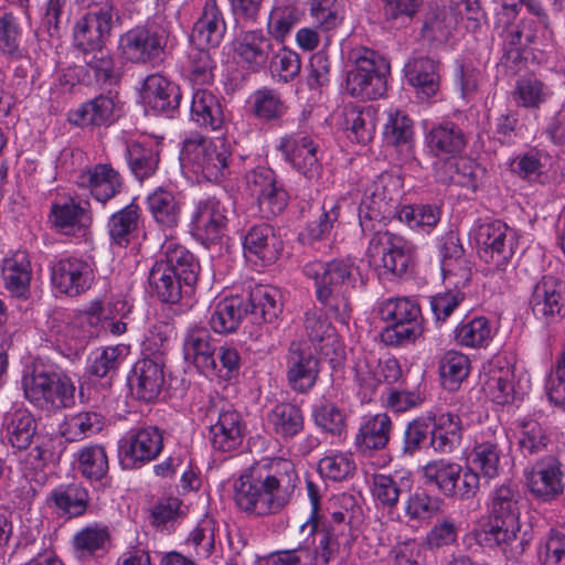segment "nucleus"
<instances>
[{
	"mask_svg": "<svg viewBox=\"0 0 565 565\" xmlns=\"http://www.w3.org/2000/svg\"><path fill=\"white\" fill-rule=\"evenodd\" d=\"M298 481L290 460L263 459L234 478L233 499L237 509L249 516L273 515L289 503Z\"/></svg>",
	"mask_w": 565,
	"mask_h": 565,
	"instance_id": "1",
	"label": "nucleus"
},
{
	"mask_svg": "<svg viewBox=\"0 0 565 565\" xmlns=\"http://www.w3.org/2000/svg\"><path fill=\"white\" fill-rule=\"evenodd\" d=\"M353 265L343 259L312 260L303 266V274L315 282V297L321 308L313 306L303 316V329L313 344L333 338V328L326 312L341 323L350 319L351 307L344 296V286L352 280Z\"/></svg>",
	"mask_w": 565,
	"mask_h": 565,
	"instance_id": "2",
	"label": "nucleus"
},
{
	"mask_svg": "<svg viewBox=\"0 0 565 565\" xmlns=\"http://www.w3.org/2000/svg\"><path fill=\"white\" fill-rule=\"evenodd\" d=\"M523 498L518 487L503 483L490 494L489 510L492 521L473 531L477 543L483 547H499L508 557L524 551L520 533V514Z\"/></svg>",
	"mask_w": 565,
	"mask_h": 565,
	"instance_id": "3",
	"label": "nucleus"
},
{
	"mask_svg": "<svg viewBox=\"0 0 565 565\" xmlns=\"http://www.w3.org/2000/svg\"><path fill=\"white\" fill-rule=\"evenodd\" d=\"M308 531L303 541L305 565H330L338 558H345L359 536L353 526V513L334 511L322 520L308 519L300 527Z\"/></svg>",
	"mask_w": 565,
	"mask_h": 565,
	"instance_id": "4",
	"label": "nucleus"
},
{
	"mask_svg": "<svg viewBox=\"0 0 565 565\" xmlns=\"http://www.w3.org/2000/svg\"><path fill=\"white\" fill-rule=\"evenodd\" d=\"M25 398L45 412H60L75 405L76 385L73 377L60 365L34 359L25 366L22 376Z\"/></svg>",
	"mask_w": 565,
	"mask_h": 565,
	"instance_id": "5",
	"label": "nucleus"
},
{
	"mask_svg": "<svg viewBox=\"0 0 565 565\" xmlns=\"http://www.w3.org/2000/svg\"><path fill=\"white\" fill-rule=\"evenodd\" d=\"M348 62L345 89L349 95L369 100L384 96L391 72L384 55L366 46H356L349 52Z\"/></svg>",
	"mask_w": 565,
	"mask_h": 565,
	"instance_id": "6",
	"label": "nucleus"
},
{
	"mask_svg": "<svg viewBox=\"0 0 565 565\" xmlns=\"http://www.w3.org/2000/svg\"><path fill=\"white\" fill-rule=\"evenodd\" d=\"M180 161L193 173L202 174L211 182H220L230 174L231 146L225 139L211 140L195 135L183 141Z\"/></svg>",
	"mask_w": 565,
	"mask_h": 565,
	"instance_id": "7",
	"label": "nucleus"
},
{
	"mask_svg": "<svg viewBox=\"0 0 565 565\" xmlns=\"http://www.w3.org/2000/svg\"><path fill=\"white\" fill-rule=\"evenodd\" d=\"M398 180L382 173L366 188L359 205V222L364 236L384 230L386 221L398 216Z\"/></svg>",
	"mask_w": 565,
	"mask_h": 565,
	"instance_id": "8",
	"label": "nucleus"
},
{
	"mask_svg": "<svg viewBox=\"0 0 565 565\" xmlns=\"http://www.w3.org/2000/svg\"><path fill=\"white\" fill-rule=\"evenodd\" d=\"M381 320L387 326L381 332L382 341L392 347L414 341L423 333L419 305L409 298H390L379 307Z\"/></svg>",
	"mask_w": 565,
	"mask_h": 565,
	"instance_id": "9",
	"label": "nucleus"
},
{
	"mask_svg": "<svg viewBox=\"0 0 565 565\" xmlns=\"http://www.w3.org/2000/svg\"><path fill=\"white\" fill-rule=\"evenodd\" d=\"M425 484L435 487L444 497L459 500L473 498L480 488V476L470 467L448 459H437L423 467Z\"/></svg>",
	"mask_w": 565,
	"mask_h": 565,
	"instance_id": "10",
	"label": "nucleus"
},
{
	"mask_svg": "<svg viewBox=\"0 0 565 565\" xmlns=\"http://www.w3.org/2000/svg\"><path fill=\"white\" fill-rule=\"evenodd\" d=\"M369 236L366 256L370 262L380 259L383 268L398 278L414 270L417 246L412 241L388 230H379Z\"/></svg>",
	"mask_w": 565,
	"mask_h": 565,
	"instance_id": "11",
	"label": "nucleus"
},
{
	"mask_svg": "<svg viewBox=\"0 0 565 565\" xmlns=\"http://www.w3.org/2000/svg\"><path fill=\"white\" fill-rule=\"evenodd\" d=\"M169 40V31L147 21L124 32L118 40V52L126 62L146 65L162 61Z\"/></svg>",
	"mask_w": 565,
	"mask_h": 565,
	"instance_id": "12",
	"label": "nucleus"
},
{
	"mask_svg": "<svg viewBox=\"0 0 565 565\" xmlns=\"http://www.w3.org/2000/svg\"><path fill=\"white\" fill-rule=\"evenodd\" d=\"M519 234L502 221L480 224L475 234L479 257L498 271H505L519 248Z\"/></svg>",
	"mask_w": 565,
	"mask_h": 565,
	"instance_id": "13",
	"label": "nucleus"
},
{
	"mask_svg": "<svg viewBox=\"0 0 565 565\" xmlns=\"http://www.w3.org/2000/svg\"><path fill=\"white\" fill-rule=\"evenodd\" d=\"M120 18L111 0H93L87 12L75 23L73 44L81 53L105 46Z\"/></svg>",
	"mask_w": 565,
	"mask_h": 565,
	"instance_id": "14",
	"label": "nucleus"
},
{
	"mask_svg": "<svg viewBox=\"0 0 565 565\" xmlns=\"http://www.w3.org/2000/svg\"><path fill=\"white\" fill-rule=\"evenodd\" d=\"M153 341L146 345V354L137 360L128 375L131 395L145 403H154L166 384V359L151 351Z\"/></svg>",
	"mask_w": 565,
	"mask_h": 565,
	"instance_id": "15",
	"label": "nucleus"
},
{
	"mask_svg": "<svg viewBox=\"0 0 565 565\" xmlns=\"http://www.w3.org/2000/svg\"><path fill=\"white\" fill-rule=\"evenodd\" d=\"M162 449L163 431L159 427H136L119 440V461L124 469H139L154 460Z\"/></svg>",
	"mask_w": 565,
	"mask_h": 565,
	"instance_id": "16",
	"label": "nucleus"
},
{
	"mask_svg": "<svg viewBox=\"0 0 565 565\" xmlns=\"http://www.w3.org/2000/svg\"><path fill=\"white\" fill-rule=\"evenodd\" d=\"M228 209L215 198L200 200L191 217V233L203 245L222 241L227 231Z\"/></svg>",
	"mask_w": 565,
	"mask_h": 565,
	"instance_id": "17",
	"label": "nucleus"
},
{
	"mask_svg": "<svg viewBox=\"0 0 565 565\" xmlns=\"http://www.w3.org/2000/svg\"><path fill=\"white\" fill-rule=\"evenodd\" d=\"M51 285L56 292L77 297L87 291L95 279L92 266L78 257H63L50 264Z\"/></svg>",
	"mask_w": 565,
	"mask_h": 565,
	"instance_id": "18",
	"label": "nucleus"
},
{
	"mask_svg": "<svg viewBox=\"0 0 565 565\" xmlns=\"http://www.w3.org/2000/svg\"><path fill=\"white\" fill-rule=\"evenodd\" d=\"M530 307L534 317L552 324L565 317V281L553 275L543 276L533 287Z\"/></svg>",
	"mask_w": 565,
	"mask_h": 565,
	"instance_id": "19",
	"label": "nucleus"
},
{
	"mask_svg": "<svg viewBox=\"0 0 565 565\" xmlns=\"http://www.w3.org/2000/svg\"><path fill=\"white\" fill-rule=\"evenodd\" d=\"M209 417L210 441L215 450L232 451L242 445L246 426L241 413L224 405L210 409Z\"/></svg>",
	"mask_w": 565,
	"mask_h": 565,
	"instance_id": "20",
	"label": "nucleus"
},
{
	"mask_svg": "<svg viewBox=\"0 0 565 565\" xmlns=\"http://www.w3.org/2000/svg\"><path fill=\"white\" fill-rule=\"evenodd\" d=\"M276 148L284 159L307 180L319 179L322 167L317 157L318 145L311 137L299 134L285 135Z\"/></svg>",
	"mask_w": 565,
	"mask_h": 565,
	"instance_id": "21",
	"label": "nucleus"
},
{
	"mask_svg": "<svg viewBox=\"0 0 565 565\" xmlns=\"http://www.w3.org/2000/svg\"><path fill=\"white\" fill-rule=\"evenodd\" d=\"M286 363V376L291 390L301 394L308 393L316 385L319 374V360L311 348L305 342H291Z\"/></svg>",
	"mask_w": 565,
	"mask_h": 565,
	"instance_id": "22",
	"label": "nucleus"
},
{
	"mask_svg": "<svg viewBox=\"0 0 565 565\" xmlns=\"http://www.w3.org/2000/svg\"><path fill=\"white\" fill-rule=\"evenodd\" d=\"M140 95L151 110L170 118L178 113L182 99L179 85L159 73L150 74L143 79Z\"/></svg>",
	"mask_w": 565,
	"mask_h": 565,
	"instance_id": "23",
	"label": "nucleus"
},
{
	"mask_svg": "<svg viewBox=\"0 0 565 565\" xmlns=\"http://www.w3.org/2000/svg\"><path fill=\"white\" fill-rule=\"evenodd\" d=\"M469 141L466 131L451 120L434 124L425 134L428 153L439 160L457 158L465 151Z\"/></svg>",
	"mask_w": 565,
	"mask_h": 565,
	"instance_id": "24",
	"label": "nucleus"
},
{
	"mask_svg": "<svg viewBox=\"0 0 565 565\" xmlns=\"http://www.w3.org/2000/svg\"><path fill=\"white\" fill-rule=\"evenodd\" d=\"M530 491L537 498L548 501L555 499L564 490L562 463L554 456H546L526 473Z\"/></svg>",
	"mask_w": 565,
	"mask_h": 565,
	"instance_id": "25",
	"label": "nucleus"
},
{
	"mask_svg": "<svg viewBox=\"0 0 565 565\" xmlns=\"http://www.w3.org/2000/svg\"><path fill=\"white\" fill-rule=\"evenodd\" d=\"M76 184L81 189H88L97 202L105 204L121 192L124 180L111 164L98 163L81 171Z\"/></svg>",
	"mask_w": 565,
	"mask_h": 565,
	"instance_id": "26",
	"label": "nucleus"
},
{
	"mask_svg": "<svg viewBox=\"0 0 565 565\" xmlns=\"http://www.w3.org/2000/svg\"><path fill=\"white\" fill-rule=\"evenodd\" d=\"M244 254L252 262L263 265L273 264L282 250V242L267 223L255 224L244 236Z\"/></svg>",
	"mask_w": 565,
	"mask_h": 565,
	"instance_id": "27",
	"label": "nucleus"
},
{
	"mask_svg": "<svg viewBox=\"0 0 565 565\" xmlns=\"http://www.w3.org/2000/svg\"><path fill=\"white\" fill-rule=\"evenodd\" d=\"M234 53L244 67L258 72L274 53L273 41L262 30L245 31L235 39Z\"/></svg>",
	"mask_w": 565,
	"mask_h": 565,
	"instance_id": "28",
	"label": "nucleus"
},
{
	"mask_svg": "<svg viewBox=\"0 0 565 565\" xmlns=\"http://www.w3.org/2000/svg\"><path fill=\"white\" fill-rule=\"evenodd\" d=\"M154 265L179 276L183 279L185 290H194L199 280L200 264L195 256L184 246L174 242H168L162 246L160 258Z\"/></svg>",
	"mask_w": 565,
	"mask_h": 565,
	"instance_id": "29",
	"label": "nucleus"
},
{
	"mask_svg": "<svg viewBox=\"0 0 565 565\" xmlns=\"http://www.w3.org/2000/svg\"><path fill=\"white\" fill-rule=\"evenodd\" d=\"M226 33L224 14L216 0H205L190 35L191 44L217 47Z\"/></svg>",
	"mask_w": 565,
	"mask_h": 565,
	"instance_id": "30",
	"label": "nucleus"
},
{
	"mask_svg": "<svg viewBox=\"0 0 565 565\" xmlns=\"http://www.w3.org/2000/svg\"><path fill=\"white\" fill-rule=\"evenodd\" d=\"M404 76L423 99H429L439 90L440 75L437 60L414 55L404 65Z\"/></svg>",
	"mask_w": 565,
	"mask_h": 565,
	"instance_id": "31",
	"label": "nucleus"
},
{
	"mask_svg": "<svg viewBox=\"0 0 565 565\" xmlns=\"http://www.w3.org/2000/svg\"><path fill=\"white\" fill-rule=\"evenodd\" d=\"M216 345L210 331L202 326H191L183 338V354L188 362H192L202 373L205 370H215Z\"/></svg>",
	"mask_w": 565,
	"mask_h": 565,
	"instance_id": "32",
	"label": "nucleus"
},
{
	"mask_svg": "<svg viewBox=\"0 0 565 565\" xmlns=\"http://www.w3.org/2000/svg\"><path fill=\"white\" fill-rule=\"evenodd\" d=\"M190 119L200 128L222 130L225 114L220 97L209 89H195L191 98Z\"/></svg>",
	"mask_w": 565,
	"mask_h": 565,
	"instance_id": "33",
	"label": "nucleus"
},
{
	"mask_svg": "<svg viewBox=\"0 0 565 565\" xmlns=\"http://www.w3.org/2000/svg\"><path fill=\"white\" fill-rule=\"evenodd\" d=\"M38 423L31 412L18 408L2 420V439L17 450H25L36 437Z\"/></svg>",
	"mask_w": 565,
	"mask_h": 565,
	"instance_id": "34",
	"label": "nucleus"
},
{
	"mask_svg": "<svg viewBox=\"0 0 565 565\" xmlns=\"http://www.w3.org/2000/svg\"><path fill=\"white\" fill-rule=\"evenodd\" d=\"M392 420L386 413L366 417L355 435L354 446L360 454L369 455L384 449L391 438Z\"/></svg>",
	"mask_w": 565,
	"mask_h": 565,
	"instance_id": "35",
	"label": "nucleus"
},
{
	"mask_svg": "<svg viewBox=\"0 0 565 565\" xmlns=\"http://www.w3.org/2000/svg\"><path fill=\"white\" fill-rule=\"evenodd\" d=\"M247 300L239 296L226 297L211 308L209 324L217 334H231L237 331L247 315Z\"/></svg>",
	"mask_w": 565,
	"mask_h": 565,
	"instance_id": "36",
	"label": "nucleus"
},
{
	"mask_svg": "<svg viewBox=\"0 0 565 565\" xmlns=\"http://www.w3.org/2000/svg\"><path fill=\"white\" fill-rule=\"evenodd\" d=\"M428 446L439 454L452 452L461 443L463 427L459 415L433 413Z\"/></svg>",
	"mask_w": 565,
	"mask_h": 565,
	"instance_id": "37",
	"label": "nucleus"
},
{
	"mask_svg": "<svg viewBox=\"0 0 565 565\" xmlns=\"http://www.w3.org/2000/svg\"><path fill=\"white\" fill-rule=\"evenodd\" d=\"M115 107L114 96L100 94L71 110L68 120L78 127L109 125L115 120Z\"/></svg>",
	"mask_w": 565,
	"mask_h": 565,
	"instance_id": "38",
	"label": "nucleus"
},
{
	"mask_svg": "<svg viewBox=\"0 0 565 565\" xmlns=\"http://www.w3.org/2000/svg\"><path fill=\"white\" fill-rule=\"evenodd\" d=\"M246 300L247 315L253 323H273L282 312L281 295L276 288L257 286Z\"/></svg>",
	"mask_w": 565,
	"mask_h": 565,
	"instance_id": "39",
	"label": "nucleus"
},
{
	"mask_svg": "<svg viewBox=\"0 0 565 565\" xmlns=\"http://www.w3.org/2000/svg\"><path fill=\"white\" fill-rule=\"evenodd\" d=\"M2 278L6 289L14 297L26 299L30 295L32 267L29 255L18 250L2 264Z\"/></svg>",
	"mask_w": 565,
	"mask_h": 565,
	"instance_id": "40",
	"label": "nucleus"
},
{
	"mask_svg": "<svg viewBox=\"0 0 565 565\" xmlns=\"http://www.w3.org/2000/svg\"><path fill=\"white\" fill-rule=\"evenodd\" d=\"M267 422L274 434L289 440L299 435L305 428V416L301 407L295 403H277L267 414Z\"/></svg>",
	"mask_w": 565,
	"mask_h": 565,
	"instance_id": "41",
	"label": "nucleus"
},
{
	"mask_svg": "<svg viewBox=\"0 0 565 565\" xmlns=\"http://www.w3.org/2000/svg\"><path fill=\"white\" fill-rule=\"evenodd\" d=\"M479 167L461 157L441 160L435 168V178L443 184H456L476 190L478 186Z\"/></svg>",
	"mask_w": 565,
	"mask_h": 565,
	"instance_id": "42",
	"label": "nucleus"
},
{
	"mask_svg": "<svg viewBox=\"0 0 565 565\" xmlns=\"http://www.w3.org/2000/svg\"><path fill=\"white\" fill-rule=\"evenodd\" d=\"M147 207L161 230H172L181 218V204L173 191L158 188L147 196Z\"/></svg>",
	"mask_w": 565,
	"mask_h": 565,
	"instance_id": "43",
	"label": "nucleus"
},
{
	"mask_svg": "<svg viewBox=\"0 0 565 565\" xmlns=\"http://www.w3.org/2000/svg\"><path fill=\"white\" fill-rule=\"evenodd\" d=\"M412 488L413 478L409 472L376 473L373 476V497L387 509L395 508L399 497L409 493Z\"/></svg>",
	"mask_w": 565,
	"mask_h": 565,
	"instance_id": "44",
	"label": "nucleus"
},
{
	"mask_svg": "<svg viewBox=\"0 0 565 565\" xmlns=\"http://www.w3.org/2000/svg\"><path fill=\"white\" fill-rule=\"evenodd\" d=\"M458 21L459 14L452 7L430 6L424 19L422 36L431 43L446 42Z\"/></svg>",
	"mask_w": 565,
	"mask_h": 565,
	"instance_id": "45",
	"label": "nucleus"
},
{
	"mask_svg": "<svg viewBox=\"0 0 565 565\" xmlns=\"http://www.w3.org/2000/svg\"><path fill=\"white\" fill-rule=\"evenodd\" d=\"M148 280L151 291L162 302L177 303L182 298H190L194 292L185 290L186 285L179 276L154 264L149 270Z\"/></svg>",
	"mask_w": 565,
	"mask_h": 565,
	"instance_id": "46",
	"label": "nucleus"
},
{
	"mask_svg": "<svg viewBox=\"0 0 565 565\" xmlns=\"http://www.w3.org/2000/svg\"><path fill=\"white\" fill-rule=\"evenodd\" d=\"M382 135L386 145L408 151L414 142V121L404 110L390 108Z\"/></svg>",
	"mask_w": 565,
	"mask_h": 565,
	"instance_id": "47",
	"label": "nucleus"
},
{
	"mask_svg": "<svg viewBox=\"0 0 565 565\" xmlns=\"http://www.w3.org/2000/svg\"><path fill=\"white\" fill-rule=\"evenodd\" d=\"M125 158L131 173L142 181L152 177L158 170L160 154L158 147L152 143L130 141L126 143Z\"/></svg>",
	"mask_w": 565,
	"mask_h": 565,
	"instance_id": "48",
	"label": "nucleus"
},
{
	"mask_svg": "<svg viewBox=\"0 0 565 565\" xmlns=\"http://www.w3.org/2000/svg\"><path fill=\"white\" fill-rule=\"evenodd\" d=\"M109 542L108 527L95 523L78 531L73 536L72 545L78 559H88L106 553Z\"/></svg>",
	"mask_w": 565,
	"mask_h": 565,
	"instance_id": "49",
	"label": "nucleus"
},
{
	"mask_svg": "<svg viewBox=\"0 0 565 565\" xmlns=\"http://www.w3.org/2000/svg\"><path fill=\"white\" fill-rule=\"evenodd\" d=\"M140 218L141 209L135 202L114 213L107 224L111 243L119 247L128 246L138 230Z\"/></svg>",
	"mask_w": 565,
	"mask_h": 565,
	"instance_id": "50",
	"label": "nucleus"
},
{
	"mask_svg": "<svg viewBox=\"0 0 565 565\" xmlns=\"http://www.w3.org/2000/svg\"><path fill=\"white\" fill-rule=\"evenodd\" d=\"M249 103L252 114L263 122H278L288 109L281 94L270 87L255 90Z\"/></svg>",
	"mask_w": 565,
	"mask_h": 565,
	"instance_id": "51",
	"label": "nucleus"
},
{
	"mask_svg": "<svg viewBox=\"0 0 565 565\" xmlns=\"http://www.w3.org/2000/svg\"><path fill=\"white\" fill-rule=\"evenodd\" d=\"M444 500L438 495H433L424 488H416L409 492L404 513L408 521L420 523H430L433 519L443 512Z\"/></svg>",
	"mask_w": 565,
	"mask_h": 565,
	"instance_id": "52",
	"label": "nucleus"
},
{
	"mask_svg": "<svg viewBox=\"0 0 565 565\" xmlns=\"http://www.w3.org/2000/svg\"><path fill=\"white\" fill-rule=\"evenodd\" d=\"M501 452L499 437L495 434L488 439L476 441L469 456L470 468L487 479H493L499 475Z\"/></svg>",
	"mask_w": 565,
	"mask_h": 565,
	"instance_id": "53",
	"label": "nucleus"
},
{
	"mask_svg": "<svg viewBox=\"0 0 565 565\" xmlns=\"http://www.w3.org/2000/svg\"><path fill=\"white\" fill-rule=\"evenodd\" d=\"M50 500L62 515L77 518L85 513L88 505V492L78 483L60 486L51 492Z\"/></svg>",
	"mask_w": 565,
	"mask_h": 565,
	"instance_id": "54",
	"label": "nucleus"
},
{
	"mask_svg": "<svg viewBox=\"0 0 565 565\" xmlns=\"http://www.w3.org/2000/svg\"><path fill=\"white\" fill-rule=\"evenodd\" d=\"M100 313L102 300L97 299L90 301L72 323V334L78 338L83 343L99 338L106 330V324Z\"/></svg>",
	"mask_w": 565,
	"mask_h": 565,
	"instance_id": "55",
	"label": "nucleus"
},
{
	"mask_svg": "<svg viewBox=\"0 0 565 565\" xmlns=\"http://www.w3.org/2000/svg\"><path fill=\"white\" fill-rule=\"evenodd\" d=\"M77 468L82 476L89 481L103 480L109 470L106 449L102 445H89L77 452Z\"/></svg>",
	"mask_w": 565,
	"mask_h": 565,
	"instance_id": "56",
	"label": "nucleus"
},
{
	"mask_svg": "<svg viewBox=\"0 0 565 565\" xmlns=\"http://www.w3.org/2000/svg\"><path fill=\"white\" fill-rule=\"evenodd\" d=\"M550 95V88L532 76L519 78L512 93L515 105L526 109H539Z\"/></svg>",
	"mask_w": 565,
	"mask_h": 565,
	"instance_id": "57",
	"label": "nucleus"
},
{
	"mask_svg": "<svg viewBox=\"0 0 565 565\" xmlns=\"http://www.w3.org/2000/svg\"><path fill=\"white\" fill-rule=\"evenodd\" d=\"M470 361L467 355L457 352H446L439 362V374L443 386L448 391L459 388L463 380L469 375Z\"/></svg>",
	"mask_w": 565,
	"mask_h": 565,
	"instance_id": "58",
	"label": "nucleus"
},
{
	"mask_svg": "<svg viewBox=\"0 0 565 565\" xmlns=\"http://www.w3.org/2000/svg\"><path fill=\"white\" fill-rule=\"evenodd\" d=\"M431 420L433 413H427L406 424L401 444L403 457H414L429 441Z\"/></svg>",
	"mask_w": 565,
	"mask_h": 565,
	"instance_id": "59",
	"label": "nucleus"
},
{
	"mask_svg": "<svg viewBox=\"0 0 565 565\" xmlns=\"http://www.w3.org/2000/svg\"><path fill=\"white\" fill-rule=\"evenodd\" d=\"M492 329L489 320L477 317L468 321H461L455 329L457 343L467 348H481L491 340Z\"/></svg>",
	"mask_w": 565,
	"mask_h": 565,
	"instance_id": "60",
	"label": "nucleus"
},
{
	"mask_svg": "<svg viewBox=\"0 0 565 565\" xmlns=\"http://www.w3.org/2000/svg\"><path fill=\"white\" fill-rule=\"evenodd\" d=\"M210 47L192 44L188 53V66L191 79L195 84L204 85L213 82L216 65Z\"/></svg>",
	"mask_w": 565,
	"mask_h": 565,
	"instance_id": "61",
	"label": "nucleus"
},
{
	"mask_svg": "<svg viewBox=\"0 0 565 565\" xmlns=\"http://www.w3.org/2000/svg\"><path fill=\"white\" fill-rule=\"evenodd\" d=\"M459 527L455 520L445 516L437 520L423 537V545L426 550L435 552L450 547L457 543Z\"/></svg>",
	"mask_w": 565,
	"mask_h": 565,
	"instance_id": "62",
	"label": "nucleus"
},
{
	"mask_svg": "<svg viewBox=\"0 0 565 565\" xmlns=\"http://www.w3.org/2000/svg\"><path fill=\"white\" fill-rule=\"evenodd\" d=\"M103 428V417L94 412H84L71 416L64 424L62 435L68 441L82 440Z\"/></svg>",
	"mask_w": 565,
	"mask_h": 565,
	"instance_id": "63",
	"label": "nucleus"
},
{
	"mask_svg": "<svg viewBox=\"0 0 565 565\" xmlns=\"http://www.w3.org/2000/svg\"><path fill=\"white\" fill-rule=\"evenodd\" d=\"M545 392L551 403L565 409V348L551 367L545 381Z\"/></svg>",
	"mask_w": 565,
	"mask_h": 565,
	"instance_id": "64",
	"label": "nucleus"
}]
</instances>
